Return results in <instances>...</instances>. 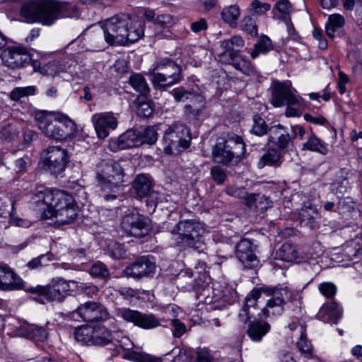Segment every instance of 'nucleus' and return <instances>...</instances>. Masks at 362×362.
Instances as JSON below:
<instances>
[{
    "label": "nucleus",
    "instance_id": "obj_1",
    "mask_svg": "<svg viewBox=\"0 0 362 362\" xmlns=\"http://www.w3.org/2000/svg\"><path fill=\"white\" fill-rule=\"evenodd\" d=\"M37 206L43 211V217L49 219L54 217L58 225L71 223L77 217V206L74 197L65 191L59 189L39 192L36 194Z\"/></svg>",
    "mask_w": 362,
    "mask_h": 362
},
{
    "label": "nucleus",
    "instance_id": "obj_2",
    "mask_svg": "<svg viewBox=\"0 0 362 362\" xmlns=\"http://www.w3.org/2000/svg\"><path fill=\"white\" fill-rule=\"evenodd\" d=\"M144 23L127 13H118L103 23L105 40L110 45L134 43L144 35Z\"/></svg>",
    "mask_w": 362,
    "mask_h": 362
},
{
    "label": "nucleus",
    "instance_id": "obj_3",
    "mask_svg": "<svg viewBox=\"0 0 362 362\" xmlns=\"http://www.w3.org/2000/svg\"><path fill=\"white\" fill-rule=\"evenodd\" d=\"M261 291L271 296L267 300L266 306L262 310V313L264 317L281 315L284 310L286 301L292 299V292L288 287H267L253 289L245 298V303L239 314V318L242 322H246L251 318L253 313L250 309L255 308L257 301L261 296Z\"/></svg>",
    "mask_w": 362,
    "mask_h": 362
},
{
    "label": "nucleus",
    "instance_id": "obj_4",
    "mask_svg": "<svg viewBox=\"0 0 362 362\" xmlns=\"http://www.w3.org/2000/svg\"><path fill=\"white\" fill-rule=\"evenodd\" d=\"M66 9L71 11V13H63L64 16H71L76 11L75 6L62 5L57 1L30 0L22 5L20 13L28 23L37 22L45 25H51L59 14Z\"/></svg>",
    "mask_w": 362,
    "mask_h": 362
},
{
    "label": "nucleus",
    "instance_id": "obj_5",
    "mask_svg": "<svg viewBox=\"0 0 362 362\" xmlns=\"http://www.w3.org/2000/svg\"><path fill=\"white\" fill-rule=\"evenodd\" d=\"M37 126L49 139L61 141L71 136L74 132V123L64 115H55L47 111H38L35 117Z\"/></svg>",
    "mask_w": 362,
    "mask_h": 362
},
{
    "label": "nucleus",
    "instance_id": "obj_6",
    "mask_svg": "<svg viewBox=\"0 0 362 362\" xmlns=\"http://www.w3.org/2000/svg\"><path fill=\"white\" fill-rule=\"evenodd\" d=\"M168 231L175 245L180 250H198L202 246L201 239L205 230L200 221L196 219H184L170 227Z\"/></svg>",
    "mask_w": 362,
    "mask_h": 362
},
{
    "label": "nucleus",
    "instance_id": "obj_7",
    "mask_svg": "<svg viewBox=\"0 0 362 362\" xmlns=\"http://www.w3.org/2000/svg\"><path fill=\"white\" fill-rule=\"evenodd\" d=\"M245 153L243 139L234 133H228L216 144L212 150L214 161L224 165L238 163Z\"/></svg>",
    "mask_w": 362,
    "mask_h": 362
},
{
    "label": "nucleus",
    "instance_id": "obj_8",
    "mask_svg": "<svg viewBox=\"0 0 362 362\" xmlns=\"http://www.w3.org/2000/svg\"><path fill=\"white\" fill-rule=\"evenodd\" d=\"M96 180L103 189L117 188L124 182V168L119 162L114 160H103L96 165Z\"/></svg>",
    "mask_w": 362,
    "mask_h": 362
},
{
    "label": "nucleus",
    "instance_id": "obj_9",
    "mask_svg": "<svg viewBox=\"0 0 362 362\" xmlns=\"http://www.w3.org/2000/svg\"><path fill=\"white\" fill-rule=\"evenodd\" d=\"M152 82L155 86H171L180 81L181 68L171 59H163L150 70Z\"/></svg>",
    "mask_w": 362,
    "mask_h": 362
},
{
    "label": "nucleus",
    "instance_id": "obj_10",
    "mask_svg": "<svg viewBox=\"0 0 362 362\" xmlns=\"http://www.w3.org/2000/svg\"><path fill=\"white\" fill-rule=\"evenodd\" d=\"M189 130L182 124H173L165 131L163 138V151L170 154L176 151H181L189 146Z\"/></svg>",
    "mask_w": 362,
    "mask_h": 362
},
{
    "label": "nucleus",
    "instance_id": "obj_11",
    "mask_svg": "<svg viewBox=\"0 0 362 362\" xmlns=\"http://www.w3.org/2000/svg\"><path fill=\"white\" fill-rule=\"evenodd\" d=\"M71 281H66L63 279L52 280L46 286L37 285L34 287H28L25 290L31 293H36L43 296L49 301H62L69 291L74 290Z\"/></svg>",
    "mask_w": 362,
    "mask_h": 362
},
{
    "label": "nucleus",
    "instance_id": "obj_12",
    "mask_svg": "<svg viewBox=\"0 0 362 362\" xmlns=\"http://www.w3.org/2000/svg\"><path fill=\"white\" fill-rule=\"evenodd\" d=\"M41 161L45 169L49 173L60 175L65 170L69 163L68 152L58 146H49L42 151Z\"/></svg>",
    "mask_w": 362,
    "mask_h": 362
},
{
    "label": "nucleus",
    "instance_id": "obj_13",
    "mask_svg": "<svg viewBox=\"0 0 362 362\" xmlns=\"http://www.w3.org/2000/svg\"><path fill=\"white\" fill-rule=\"evenodd\" d=\"M116 316L144 329L157 328L160 325L161 322L152 313H143L130 308L117 309Z\"/></svg>",
    "mask_w": 362,
    "mask_h": 362
},
{
    "label": "nucleus",
    "instance_id": "obj_14",
    "mask_svg": "<svg viewBox=\"0 0 362 362\" xmlns=\"http://www.w3.org/2000/svg\"><path fill=\"white\" fill-rule=\"evenodd\" d=\"M0 57L3 64L11 69L23 68L31 60L29 50L23 46L8 47L2 50Z\"/></svg>",
    "mask_w": 362,
    "mask_h": 362
},
{
    "label": "nucleus",
    "instance_id": "obj_15",
    "mask_svg": "<svg viewBox=\"0 0 362 362\" xmlns=\"http://www.w3.org/2000/svg\"><path fill=\"white\" fill-rule=\"evenodd\" d=\"M296 90L286 83L276 82L272 89V104L276 107L301 105L303 99L296 94Z\"/></svg>",
    "mask_w": 362,
    "mask_h": 362
},
{
    "label": "nucleus",
    "instance_id": "obj_16",
    "mask_svg": "<svg viewBox=\"0 0 362 362\" xmlns=\"http://www.w3.org/2000/svg\"><path fill=\"white\" fill-rule=\"evenodd\" d=\"M149 219L139 214L130 213L124 216L122 221V227L129 235L135 237H144L150 229Z\"/></svg>",
    "mask_w": 362,
    "mask_h": 362
},
{
    "label": "nucleus",
    "instance_id": "obj_17",
    "mask_svg": "<svg viewBox=\"0 0 362 362\" xmlns=\"http://www.w3.org/2000/svg\"><path fill=\"white\" fill-rule=\"evenodd\" d=\"M72 314L73 317H74V315H77L86 322L105 320L109 316L106 308L103 305L95 301H88L81 304Z\"/></svg>",
    "mask_w": 362,
    "mask_h": 362
},
{
    "label": "nucleus",
    "instance_id": "obj_18",
    "mask_svg": "<svg viewBox=\"0 0 362 362\" xmlns=\"http://www.w3.org/2000/svg\"><path fill=\"white\" fill-rule=\"evenodd\" d=\"M230 291V288H226L224 290H221L219 285H216V287H215L214 284H207L205 287L198 290L197 298H199L200 301L204 302L205 304L209 305L216 303H218L221 301L230 303V300L228 298L226 292ZM236 296L237 293L234 291H232L231 301L234 300Z\"/></svg>",
    "mask_w": 362,
    "mask_h": 362
},
{
    "label": "nucleus",
    "instance_id": "obj_19",
    "mask_svg": "<svg viewBox=\"0 0 362 362\" xmlns=\"http://www.w3.org/2000/svg\"><path fill=\"white\" fill-rule=\"evenodd\" d=\"M156 270V264L153 257H141L138 258L131 265L125 269V274L127 276L134 279H141L149 276L153 274Z\"/></svg>",
    "mask_w": 362,
    "mask_h": 362
},
{
    "label": "nucleus",
    "instance_id": "obj_20",
    "mask_svg": "<svg viewBox=\"0 0 362 362\" xmlns=\"http://www.w3.org/2000/svg\"><path fill=\"white\" fill-rule=\"evenodd\" d=\"M91 122L99 139H103L109 136V129H115L117 127V119L112 112H101L94 114Z\"/></svg>",
    "mask_w": 362,
    "mask_h": 362
},
{
    "label": "nucleus",
    "instance_id": "obj_21",
    "mask_svg": "<svg viewBox=\"0 0 362 362\" xmlns=\"http://www.w3.org/2000/svg\"><path fill=\"white\" fill-rule=\"evenodd\" d=\"M140 133L137 129L126 131L117 138L111 139L109 141V148L112 151H117L130 148L141 145Z\"/></svg>",
    "mask_w": 362,
    "mask_h": 362
},
{
    "label": "nucleus",
    "instance_id": "obj_22",
    "mask_svg": "<svg viewBox=\"0 0 362 362\" xmlns=\"http://www.w3.org/2000/svg\"><path fill=\"white\" fill-rule=\"evenodd\" d=\"M255 250L253 243L249 239L243 238L236 244L235 255L245 267L250 268L257 262Z\"/></svg>",
    "mask_w": 362,
    "mask_h": 362
},
{
    "label": "nucleus",
    "instance_id": "obj_23",
    "mask_svg": "<svg viewBox=\"0 0 362 362\" xmlns=\"http://www.w3.org/2000/svg\"><path fill=\"white\" fill-rule=\"evenodd\" d=\"M23 281L8 266L0 265V290L25 289Z\"/></svg>",
    "mask_w": 362,
    "mask_h": 362
},
{
    "label": "nucleus",
    "instance_id": "obj_24",
    "mask_svg": "<svg viewBox=\"0 0 362 362\" xmlns=\"http://www.w3.org/2000/svg\"><path fill=\"white\" fill-rule=\"evenodd\" d=\"M218 59L223 64H230L236 69L247 76H253L255 74V69L252 63L245 56L238 54L235 56L227 57L225 54H218Z\"/></svg>",
    "mask_w": 362,
    "mask_h": 362
},
{
    "label": "nucleus",
    "instance_id": "obj_25",
    "mask_svg": "<svg viewBox=\"0 0 362 362\" xmlns=\"http://www.w3.org/2000/svg\"><path fill=\"white\" fill-rule=\"evenodd\" d=\"M269 132L268 141L274 143L277 146L276 149L281 151L287 148L293 141L291 134H288L286 128L281 124L271 127L269 129Z\"/></svg>",
    "mask_w": 362,
    "mask_h": 362
},
{
    "label": "nucleus",
    "instance_id": "obj_26",
    "mask_svg": "<svg viewBox=\"0 0 362 362\" xmlns=\"http://www.w3.org/2000/svg\"><path fill=\"white\" fill-rule=\"evenodd\" d=\"M341 315V311L335 302L324 305L318 313V317L325 322L337 324Z\"/></svg>",
    "mask_w": 362,
    "mask_h": 362
},
{
    "label": "nucleus",
    "instance_id": "obj_27",
    "mask_svg": "<svg viewBox=\"0 0 362 362\" xmlns=\"http://www.w3.org/2000/svg\"><path fill=\"white\" fill-rule=\"evenodd\" d=\"M246 205L253 208L260 215L264 214L271 206L269 198L260 194H250L246 199Z\"/></svg>",
    "mask_w": 362,
    "mask_h": 362
},
{
    "label": "nucleus",
    "instance_id": "obj_28",
    "mask_svg": "<svg viewBox=\"0 0 362 362\" xmlns=\"http://www.w3.org/2000/svg\"><path fill=\"white\" fill-rule=\"evenodd\" d=\"M245 45V42L240 35H234L231 38L224 40L221 42V46L223 51L219 54H225L227 57L235 56L238 54L240 48Z\"/></svg>",
    "mask_w": 362,
    "mask_h": 362
},
{
    "label": "nucleus",
    "instance_id": "obj_29",
    "mask_svg": "<svg viewBox=\"0 0 362 362\" xmlns=\"http://www.w3.org/2000/svg\"><path fill=\"white\" fill-rule=\"evenodd\" d=\"M281 151L275 148H269L262 156L259 158L258 162V167L262 168L267 165L268 166H279L281 164Z\"/></svg>",
    "mask_w": 362,
    "mask_h": 362
},
{
    "label": "nucleus",
    "instance_id": "obj_30",
    "mask_svg": "<svg viewBox=\"0 0 362 362\" xmlns=\"http://www.w3.org/2000/svg\"><path fill=\"white\" fill-rule=\"evenodd\" d=\"M133 187L136 196L139 199L148 197L151 194V181L144 175L136 176L133 182Z\"/></svg>",
    "mask_w": 362,
    "mask_h": 362
},
{
    "label": "nucleus",
    "instance_id": "obj_31",
    "mask_svg": "<svg viewBox=\"0 0 362 362\" xmlns=\"http://www.w3.org/2000/svg\"><path fill=\"white\" fill-rule=\"evenodd\" d=\"M23 336L34 341L44 342L47 340L49 334L43 327L31 325L22 329Z\"/></svg>",
    "mask_w": 362,
    "mask_h": 362
},
{
    "label": "nucleus",
    "instance_id": "obj_32",
    "mask_svg": "<svg viewBox=\"0 0 362 362\" xmlns=\"http://www.w3.org/2000/svg\"><path fill=\"white\" fill-rule=\"evenodd\" d=\"M270 325L263 321L251 322L247 329V334L253 341H259L269 330Z\"/></svg>",
    "mask_w": 362,
    "mask_h": 362
},
{
    "label": "nucleus",
    "instance_id": "obj_33",
    "mask_svg": "<svg viewBox=\"0 0 362 362\" xmlns=\"http://www.w3.org/2000/svg\"><path fill=\"white\" fill-rule=\"evenodd\" d=\"M345 23L344 18L338 13L330 15L326 24V33L327 35L333 38L339 35L340 30Z\"/></svg>",
    "mask_w": 362,
    "mask_h": 362
},
{
    "label": "nucleus",
    "instance_id": "obj_34",
    "mask_svg": "<svg viewBox=\"0 0 362 362\" xmlns=\"http://www.w3.org/2000/svg\"><path fill=\"white\" fill-rule=\"evenodd\" d=\"M221 15L225 23L229 24L232 28H235L240 16V9L237 4L230 5L223 8Z\"/></svg>",
    "mask_w": 362,
    "mask_h": 362
},
{
    "label": "nucleus",
    "instance_id": "obj_35",
    "mask_svg": "<svg viewBox=\"0 0 362 362\" xmlns=\"http://www.w3.org/2000/svg\"><path fill=\"white\" fill-rule=\"evenodd\" d=\"M298 252L292 244L286 243L276 252V258L284 262H292L298 259Z\"/></svg>",
    "mask_w": 362,
    "mask_h": 362
},
{
    "label": "nucleus",
    "instance_id": "obj_36",
    "mask_svg": "<svg viewBox=\"0 0 362 362\" xmlns=\"http://www.w3.org/2000/svg\"><path fill=\"white\" fill-rule=\"evenodd\" d=\"M112 334L106 327L103 326L94 327L93 344L105 346L112 341Z\"/></svg>",
    "mask_w": 362,
    "mask_h": 362
},
{
    "label": "nucleus",
    "instance_id": "obj_37",
    "mask_svg": "<svg viewBox=\"0 0 362 362\" xmlns=\"http://www.w3.org/2000/svg\"><path fill=\"white\" fill-rule=\"evenodd\" d=\"M171 94L177 103H185L190 100L199 101L201 100V95L194 91L185 89L183 87L174 88Z\"/></svg>",
    "mask_w": 362,
    "mask_h": 362
},
{
    "label": "nucleus",
    "instance_id": "obj_38",
    "mask_svg": "<svg viewBox=\"0 0 362 362\" xmlns=\"http://www.w3.org/2000/svg\"><path fill=\"white\" fill-rule=\"evenodd\" d=\"M302 149L318 152L322 155L328 153L327 147L313 133H311L308 141L303 143Z\"/></svg>",
    "mask_w": 362,
    "mask_h": 362
},
{
    "label": "nucleus",
    "instance_id": "obj_39",
    "mask_svg": "<svg viewBox=\"0 0 362 362\" xmlns=\"http://www.w3.org/2000/svg\"><path fill=\"white\" fill-rule=\"evenodd\" d=\"M94 327L84 326L78 327L74 332L76 341L86 345L93 344Z\"/></svg>",
    "mask_w": 362,
    "mask_h": 362
},
{
    "label": "nucleus",
    "instance_id": "obj_40",
    "mask_svg": "<svg viewBox=\"0 0 362 362\" xmlns=\"http://www.w3.org/2000/svg\"><path fill=\"white\" fill-rule=\"evenodd\" d=\"M274 48L272 40L266 35L259 37L258 42L255 45L254 49L250 52L251 57L255 59L260 54H267Z\"/></svg>",
    "mask_w": 362,
    "mask_h": 362
},
{
    "label": "nucleus",
    "instance_id": "obj_41",
    "mask_svg": "<svg viewBox=\"0 0 362 362\" xmlns=\"http://www.w3.org/2000/svg\"><path fill=\"white\" fill-rule=\"evenodd\" d=\"M129 83L135 90L144 95H147L150 91L146 79L139 74H136L130 76Z\"/></svg>",
    "mask_w": 362,
    "mask_h": 362
},
{
    "label": "nucleus",
    "instance_id": "obj_42",
    "mask_svg": "<svg viewBox=\"0 0 362 362\" xmlns=\"http://www.w3.org/2000/svg\"><path fill=\"white\" fill-rule=\"evenodd\" d=\"M140 133L141 145L142 144H148L152 145L156 143L158 139V133L154 127H146L145 128L137 129Z\"/></svg>",
    "mask_w": 362,
    "mask_h": 362
},
{
    "label": "nucleus",
    "instance_id": "obj_43",
    "mask_svg": "<svg viewBox=\"0 0 362 362\" xmlns=\"http://www.w3.org/2000/svg\"><path fill=\"white\" fill-rule=\"evenodd\" d=\"M35 90L36 88L34 86L16 87L11 91L9 98L11 100L18 102L23 98L33 95Z\"/></svg>",
    "mask_w": 362,
    "mask_h": 362
},
{
    "label": "nucleus",
    "instance_id": "obj_44",
    "mask_svg": "<svg viewBox=\"0 0 362 362\" xmlns=\"http://www.w3.org/2000/svg\"><path fill=\"white\" fill-rule=\"evenodd\" d=\"M67 71V67L65 64H62L59 62L53 61L47 63L42 67L41 72L47 76H54L60 73Z\"/></svg>",
    "mask_w": 362,
    "mask_h": 362
},
{
    "label": "nucleus",
    "instance_id": "obj_45",
    "mask_svg": "<svg viewBox=\"0 0 362 362\" xmlns=\"http://www.w3.org/2000/svg\"><path fill=\"white\" fill-rule=\"evenodd\" d=\"M297 347L305 357L312 358L313 346L310 341L306 338L305 330H302L300 337L297 341Z\"/></svg>",
    "mask_w": 362,
    "mask_h": 362
},
{
    "label": "nucleus",
    "instance_id": "obj_46",
    "mask_svg": "<svg viewBox=\"0 0 362 362\" xmlns=\"http://www.w3.org/2000/svg\"><path fill=\"white\" fill-rule=\"evenodd\" d=\"M124 358L133 362H160L158 358L153 356L136 351L129 352Z\"/></svg>",
    "mask_w": 362,
    "mask_h": 362
},
{
    "label": "nucleus",
    "instance_id": "obj_47",
    "mask_svg": "<svg viewBox=\"0 0 362 362\" xmlns=\"http://www.w3.org/2000/svg\"><path fill=\"white\" fill-rule=\"evenodd\" d=\"M74 289L81 292L89 298L96 296L99 291L98 288L95 285H86L76 281L71 282Z\"/></svg>",
    "mask_w": 362,
    "mask_h": 362
},
{
    "label": "nucleus",
    "instance_id": "obj_48",
    "mask_svg": "<svg viewBox=\"0 0 362 362\" xmlns=\"http://www.w3.org/2000/svg\"><path fill=\"white\" fill-rule=\"evenodd\" d=\"M89 273L91 276L100 279H105L110 276L107 267L100 262L93 264L89 269Z\"/></svg>",
    "mask_w": 362,
    "mask_h": 362
},
{
    "label": "nucleus",
    "instance_id": "obj_49",
    "mask_svg": "<svg viewBox=\"0 0 362 362\" xmlns=\"http://www.w3.org/2000/svg\"><path fill=\"white\" fill-rule=\"evenodd\" d=\"M253 121L254 124L251 129V132L259 136L264 135L268 131L265 121L261 117L257 115L254 117Z\"/></svg>",
    "mask_w": 362,
    "mask_h": 362
},
{
    "label": "nucleus",
    "instance_id": "obj_50",
    "mask_svg": "<svg viewBox=\"0 0 362 362\" xmlns=\"http://www.w3.org/2000/svg\"><path fill=\"white\" fill-rule=\"evenodd\" d=\"M226 192L232 197L243 199L246 203V199L249 197L248 194L244 187H238L235 185L228 186L226 189Z\"/></svg>",
    "mask_w": 362,
    "mask_h": 362
},
{
    "label": "nucleus",
    "instance_id": "obj_51",
    "mask_svg": "<svg viewBox=\"0 0 362 362\" xmlns=\"http://www.w3.org/2000/svg\"><path fill=\"white\" fill-rule=\"evenodd\" d=\"M242 29L251 35H257V27L255 21L250 16H245L242 21Z\"/></svg>",
    "mask_w": 362,
    "mask_h": 362
},
{
    "label": "nucleus",
    "instance_id": "obj_52",
    "mask_svg": "<svg viewBox=\"0 0 362 362\" xmlns=\"http://www.w3.org/2000/svg\"><path fill=\"white\" fill-rule=\"evenodd\" d=\"M319 290L324 296L332 298L336 294L337 287L332 283L324 282L320 284Z\"/></svg>",
    "mask_w": 362,
    "mask_h": 362
},
{
    "label": "nucleus",
    "instance_id": "obj_53",
    "mask_svg": "<svg viewBox=\"0 0 362 362\" xmlns=\"http://www.w3.org/2000/svg\"><path fill=\"white\" fill-rule=\"evenodd\" d=\"M109 250L112 257L115 259L123 258L125 256V250L123 245L118 243H110Z\"/></svg>",
    "mask_w": 362,
    "mask_h": 362
},
{
    "label": "nucleus",
    "instance_id": "obj_54",
    "mask_svg": "<svg viewBox=\"0 0 362 362\" xmlns=\"http://www.w3.org/2000/svg\"><path fill=\"white\" fill-rule=\"evenodd\" d=\"M170 324L173 327V334L175 337L179 338L186 332L185 325L177 318L171 319Z\"/></svg>",
    "mask_w": 362,
    "mask_h": 362
},
{
    "label": "nucleus",
    "instance_id": "obj_55",
    "mask_svg": "<svg viewBox=\"0 0 362 362\" xmlns=\"http://www.w3.org/2000/svg\"><path fill=\"white\" fill-rule=\"evenodd\" d=\"M153 108L150 103L146 102H143L139 103L136 108V114L139 117L142 118H148L151 117L153 114Z\"/></svg>",
    "mask_w": 362,
    "mask_h": 362
},
{
    "label": "nucleus",
    "instance_id": "obj_56",
    "mask_svg": "<svg viewBox=\"0 0 362 362\" xmlns=\"http://www.w3.org/2000/svg\"><path fill=\"white\" fill-rule=\"evenodd\" d=\"M317 214V209L315 206L311 203H305L303 207L301 209L300 215L303 218L311 219L314 218V215Z\"/></svg>",
    "mask_w": 362,
    "mask_h": 362
},
{
    "label": "nucleus",
    "instance_id": "obj_57",
    "mask_svg": "<svg viewBox=\"0 0 362 362\" xmlns=\"http://www.w3.org/2000/svg\"><path fill=\"white\" fill-rule=\"evenodd\" d=\"M275 8L284 16H289L293 11V6L288 0H279L275 4Z\"/></svg>",
    "mask_w": 362,
    "mask_h": 362
},
{
    "label": "nucleus",
    "instance_id": "obj_58",
    "mask_svg": "<svg viewBox=\"0 0 362 362\" xmlns=\"http://www.w3.org/2000/svg\"><path fill=\"white\" fill-rule=\"evenodd\" d=\"M211 175L217 184H222L226 178V171L220 166H214L211 170Z\"/></svg>",
    "mask_w": 362,
    "mask_h": 362
},
{
    "label": "nucleus",
    "instance_id": "obj_59",
    "mask_svg": "<svg viewBox=\"0 0 362 362\" xmlns=\"http://www.w3.org/2000/svg\"><path fill=\"white\" fill-rule=\"evenodd\" d=\"M203 109L204 107H202L201 105L197 104H187L184 107L185 115L193 118H197V117H199L202 113Z\"/></svg>",
    "mask_w": 362,
    "mask_h": 362
},
{
    "label": "nucleus",
    "instance_id": "obj_60",
    "mask_svg": "<svg viewBox=\"0 0 362 362\" xmlns=\"http://www.w3.org/2000/svg\"><path fill=\"white\" fill-rule=\"evenodd\" d=\"M155 24L160 28H169L173 24V17L169 14L159 15L155 19Z\"/></svg>",
    "mask_w": 362,
    "mask_h": 362
},
{
    "label": "nucleus",
    "instance_id": "obj_61",
    "mask_svg": "<svg viewBox=\"0 0 362 362\" xmlns=\"http://www.w3.org/2000/svg\"><path fill=\"white\" fill-rule=\"evenodd\" d=\"M13 202H12V211H9L8 210L6 209H3L0 207V216H6L8 215L10 216L11 222L17 226H21L22 223H23V221L21 218H16L14 216V208H13Z\"/></svg>",
    "mask_w": 362,
    "mask_h": 362
},
{
    "label": "nucleus",
    "instance_id": "obj_62",
    "mask_svg": "<svg viewBox=\"0 0 362 362\" xmlns=\"http://www.w3.org/2000/svg\"><path fill=\"white\" fill-rule=\"evenodd\" d=\"M345 251L351 257H356L361 253V248L356 247L354 240H351L346 243Z\"/></svg>",
    "mask_w": 362,
    "mask_h": 362
},
{
    "label": "nucleus",
    "instance_id": "obj_63",
    "mask_svg": "<svg viewBox=\"0 0 362 362\" xmlns=\"http://www.w3.org/2000/svg\"><path fill=\"white\" fill-rule=\"evenodd\" d=\"M252 7L256 13L262 15L270 10L271 5L268 3H262L259 0H254L252 2Z\"/></svg>",
    "mask_w": 362,
    "mask_h": 362
},
{
    "label": "nucleus",
    "instance_id": "obj_64",
    "mask_svg": "<svg viewBox=\"0 0 362 362\" xmlns=\"http://www.w3.org/2000/svg\"><path fill=\"white\" fill-rule=\"evenodd\" d=\"M173 362H194V359L186 350H180L174 357Z\"/></svg>",
    "mask_w": 362,
    "mask_h": 362
}]
</instances>
